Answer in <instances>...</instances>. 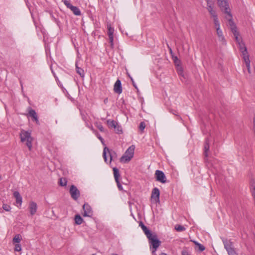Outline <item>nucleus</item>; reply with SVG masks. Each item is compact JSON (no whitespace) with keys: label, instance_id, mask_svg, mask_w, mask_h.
I'll return each mask as SVG.
<instances>
[{"label":"nucleus","instance_id":"nucleus-23","mask_svg":"<svg viewBox=\"0 0 255 255\" xmlns=\"http://www.w3.org/2000/svg\"><path fill=\"white\" fill-rule=\"evenodd\" d=\"M70 9L76 15H80L81 14L80 10L77 6L72 5Z\"/></svg>","mask_w":255,"mask_h":255},{"label":"nucleus","instance_id":"nucleus-3","mask_svg":"<svg viewBox=\"0 0 255 255\" xmlns=\"http://www.w3.org/2000/svg\"><path fill=\"white\" fill-rule=\"evenodd\" d=\"M134 149L135 146L133 145L129 146L121 157L120 161L124 163L128 162L133 156Z\"/></svg>","mask_w":255,"mask_h":255},{"label":"nucleus","instance_id":"nucleus-37","mask_svg":"<svg viewBox=\"0 0 255 255\" xmlns=\"http://www.w3.org/2000/svg\"><path fill=\"white\" fill-rule=\"evenodd\" d=\"M145 128V123L143 122H141L139 124V130L142 132L143 131V130Z\"/></svg>","mask_w":255,"mask_h":255},{"label":"nucleus","instance_id":"nucleus-35","mask_svg":"<svg viewBox=\"0 0 255 255\" xmlns=\"http://www.w3.org/2000/svg\"><path fill=\"white\" fill-rule=\"evenodd\" d=\"M227 252L229 255H238L234 247L227 251Z\"/></svg>","mask_w":255,"mask_h":255},{"label":"nucleus","instance_id":"nucleus-41","mask_svg":"<svg viewBox=\"0 0 255 255\" xmlns=\"http://www.w3.org/2000/svg\"><path fill=\"white\" fill-rule=\"evenodd\" d=\"M115 130L116 132L118 134H121L122 133V128L118 124H117V128L115 129Z\"/></svg>","mask_w":255,"mask_h":255},{"label":"nucleus","instance_id":"nucleus-36","mask_svg":"<svg viewBox=\"0 0 255 255\" xmlns=\"http://www.w3.org/2000/svg\"><path fill=\"white\" fill-rule=\"evenodd\" d=\"M238 46L241 52L243 51L245 48H247L245 44L243 42L238 43Z\"/></svg>","mask_w":255,"mask_h":255},{"label":"nucleus","instance_id":"nucleus-4","mask_svg":"<svg viewBox=\"0 0 255 255\" xmlns=\"http://www.w3.org/2000/svg\"><path fill=\"white\" fill-rule=\"evenodd\" d=\"M217 4L221 10L225 13L231 11L228 0H217Z\"/></svg>","mask_w":255,"mask_h":255},{"label":"nucleus","instance_id":"nucleus-32","mask_svg":"<svg viewBox=\"0 0 255 255\" xmlns=\"http://www.w3.org/2000/svg\"><path fill=\"white\" fill-rule=\"evenodd\" d=\"M175 229L178 232H182L185 230V228L180 225H176L175 227Z\"/></svg>","mask_w":255,"mask_h":255},{"label":"nucleus","instance_id":"nucleus-5","mask_svg":"<svg viewBox=\"0 0 255 255\" xmlns=\"http://www.w3.org/2000/svg\"><path fill=\"white\" fill-rule=\"evenodd\" d=\"M214 2L210 0H207V9L210 13V15L213 17V19L217 17L218 15L216 10L214 9Z\"/></svg>","mask_w":255,"mask_h":255},{"label":"nucleus","instance_id":"nucleus-20","mask_svg":"<svg viewBox=\"0 0 255 255\" xmlns=\"http://www.w3.org/2000/svg\"><path fill=\"white\" fill-rule=\"evenodd\" d=\"M13 194L15 198L16 203L21 205L22 202V198L19 193L18 191H14Z\"/></svg>","mask_w":255,"mask_h":255},{"label":"nucleus","instance_id":"nucleus-44","mask_svg":"<svg viewBox=\"0 0 255 255\" xmlns=\"http://www.w3.org/2000/svg\"><path fill=\"white\" fill-rule=\"evenodd\" d=\"M130 79H131V81H132V84H133V86H134L136 89H137V87H136V86L135 85V83H134V81H133V79H132L131 77H130Z\"/></svg>","mask_w":255,"mask_h":255},{"label":"nucleus","instance_id":"nucleus-43","mask_svg":"<svg viewBox=\"0 0 255 255\" xmlns=\"http://www.w3.org/2000/svg\"><path fill=\"white\" fill-rule=\"evenodd\" d=\"M182 255H189V254L188 253V252H187L186 251H183L182 252Z\"/></svg>","mask_w":255,"mask_h":255},{"label":"nucleus","instance_id":"nucleus-6","mask_svg":"<svg viewBox=\"0 0 255 255\" xmlns=\"http://www.w3.org/2000/svg\"><path fill=\"white\" fill-rule=\"evenodd\" d=\"M154 175L156 181L163 184L167 182L166 177L163 171L157 170L155 171Z\"/></svg>","mask_w":255,"mask_h":255},{"label":"nucleus","instance_id":"nucleus-46","mask_svg":"<svg viewBox=\"0 0 255 255\" xmlns=\"http://www.w3.org/2000/svg\"><path fill=\"white\" fill-rule=\"evenodd\" d=\"M169 50H170V53L172 54V49H171V48H169Z\"/></svg>","mask_w":255,"mask_h":255},{"label":"nucleus","instance_id":"nucleus-21","mask_svg":"<svg viewBox=\"0 0 255 255\" xmlns=\"http://www.w3.org/2000/svg\"><path fill=\"white\" fill-rule=\"evenodd\" d=\"M217 34L219 40L222 42L223 44H226V40L223 35L222 30L220 29H217Z\"/></svg>","mask_w":255,"mask_h":255},{"label":"nucleus","instance_id":"nucleus-17","mask_svg":"<svg viewBox=\"0 0 255 255\" xmlns=\"http://www.w3.org/2000/svg\"><path fill=\"white\" fill-rule=\"evenodd\" d=\"M114 91L118 94H120L122 92V83L119 79H118L114 84Z\"/></svg>","mask_w":255,"mask_h":255},{"label":"nucleus","instance_id":"nucleus-33","mask_svg":"<svg viewBox=\"0 0 255 255\" xmlns=\"http://www.w3.org/2000/svg\"><path fill=\"white\" fill-rule=\"evenodd\" d=\"M32 137H31L29 139L26 140L25 141H26V145L28 147L29 150H30L32 148Z\"/></svg>","mask_w":255,"mask_h":255},{"label":"nucleus","instance_id":"nucleus-45","mask_svg":"<svg viewBox=\"0 0 255 255\" xmlns=\"http://www.w3.org/2000/svg\"><path fill=\"white\" fill-rule=\"evenodd\" d=\"M98 138L101 140V141H103V139L101 136H100L98 137Z\"/></svg>","mask_w":255,"mask_h":255},{"label":"nucleus","instance_id":"nucleus-14","mask_svg":"<svg viewBox=\"0 0 255 255\" xmlns=\"http://www.w3.org/2000/svg\"><path fill=\"white\" fill-rule=\"evenodd\" d=\"M159 196H160V191L159 190L155 187L152 189L151 198L152 201H153L155 203H157L159 202Z\"/></svg>","mask_w":255,"mask_h":255},{"label":"nucleus","instance_id":"nucleus-12","mask_svg":"<svg viewBox=\"0 0 255 255\" xmlns=\"http://www.w3.org/2000/svg\"><path fill=\"white\" fill-rule=\"evenodd\" d=\"M108 35L109 36L110 47L111 48H114V28L112 27L110 24H108Z\"/></svg>","mask_w":255,"mask_h":255},{"label":"nucleus","instance_id":"nucleus-18","mask_svg":"<svg viewBox=\"0 0 255 255\" xmlns=\"http://www.w3.org/2000/svg\"><path fill=\"white\" fill-rule=\"evenodd\" d=\"M29 208L31 215L33 216L37 211V206L36 203L33 201L30 202L29 203Z\"/></svg>","mask_w":255,"mask_h":255},{"label":"nucleus","instance_id":"nucleus-42","mask_svg":"<svg viewBox=\"0 0 255 255\" xmlns=\"http://www.w3.org/2000/svg\"><path fill=\"white\" fill-rule=\"evenodd\" d=\"M97 128L101 131H104V128L101 123L97 124Z\"/></svg>","mask_w":255,"mask_h":255},{"label":"nucleus","instance_id":"nucleus-31","mask_svg":"<svg viewBox=\"0 0 255 255\" xmlns=\"http://www.w3.org/2000/svg\"><path fill=\"white\" fill-rule=\"evenodd\" d=\"M173 61L176 67L181 66V61L177 58V57H173Z\"/></svg>","mask_w":255,"mask_h":255},{"label":"nucleus","instance_id":"nucleus-26","mask_svg":"<svg viewBox=\"0 0 255 255\" xmlns=\"http://www.w3.org/2000/svg\"><path fill=\"white\" fill-rule=\"evenodd\" d=\"M22 240L21 236L20 234H16L13 237L12 240V242L13 244L14 243H19L21 240Z\"/></svg>","mask_w":255,"mask_h":255},{"label":"nucleus","instance_id":"nucleus-8","mask_svg":"<svg viewBox=\"0 0 255 255\" xmlns=\"http://www.w3.org/2000/svg\"><path fill=\"white\" fill-rule=\"evenodd\" d=\"M71 198L74 200H77L80 196V193L77 188L74 185H72L69 190Z\"/></svg>","mask_w":255,"mask_h":255},{"label":"nucleus","instance_id":"nucleus-39","mask_svg":"<svg viewBox=\"0 0 255 255\" xmlns=\"http://www.w3.org/2000/svg\"><path fill=\"white\" fill-rule=\"evenodd\" d=\"M62 1L64 3V4L67 6V8H70L72 5L70 2L69 0H63Z\"/></svg>","mask_w":255,"mask_h":255},{"label":"nucleus","instance_id":"nucleus-40","mask_svg":"<svg viewBox=\"0 0 255 255\" xmlns=\"http://www.w3.org/2000/svg\"><path fill=\"white\" fill-rule=\"evenodd\" d=\"M21 250V245L19 243H16L14 246V251L16 252H19Z\"/></svg>","mask_w":255,"mask_h":255},{"label":"nucleus","instance_id":"nucleus-15","mask_svg":"<svg viewBox=\"0 0 255 255\" xmlns=\"http://www.w3.org/2000/svg\"><path fill=\"white\" fill-rule=\"evenodd\" d=\"M210 145H209V140L208 138H206L205 144L204 146V160L206 162H208V151L209 150Z\"/></svg>","mask_w":255,"mask_h":255},{"label":"nucleus","instance_id":"nucleus-30","mask_svg":"<svg viewBox=\"0 0 255 255\" xmlns=\"http://www.w3.org/2000/svg\"><path fill=\"white\" fill-rule=\"evenodd\" d=\"M214 23L216 29L220 28V24L218 17L214 18Z\"/></svg>","mask_w":255,"mask_h":255},{"label":"nucleus","instance_id":"nucleus-13","mask_svg":"<svg viewBox=\"0 0 255 255\" xmlns=\"http://www.w3.org/2000/svg\"><path fill=\"white\" fill-rule=\"evenodd\" d=\"M28 115L32 118L33 121L35 122L37 125H39V122L38 116L35 111L30 107L28 108Z\"/></svg>","mask_w":255,"mask_h":255},{"label":"nucleus","instance_id":"nucleus-49","mask_svg":"<svg viewBox=\"0 0 255 255\" xmlns=\"http://www.w3.org/2000/svg\"><path fill=\"white\" fill-rule=\"evenodd\" d=\"M1 179V176L0 175V180Z\"/></svg>","mask_w":255,"mask_h":255},{"label":"nucleus","instance_id":"nucleus-1","mask_svg":"<svg viewBox=\"0 0 255 255\" xmlns=\"http://www.w3.org/2000/svg\"><path fill=\"white\" fill-rule=\"evenodd\" d=\"M224 13L226 14L225 18L228 20L229 25L230 27L231 30L235 36L236 42L238 43V44L243 42L242 40L239 38L240 33L237 30V27L233 20V16L231 13V11H229Z\"/></svg>","mask_w":255,"mask_h":255},{"label":"nucleus","instance_id":"nucleus-16","mask_svg":"<svg viewBox=\"0 0 255 255\" xmlns=\"http://www.w3.org/2000/svg\"><path fill=\"white\" fill-rule=\"evenodd\" d=\"M21 141L22 142H24L26 140H28L31 138L32 137L31 136V133L28 131H25L22 130L21 131L20 134Z\"/></svg>","mask_w":255,"mask_h":255},{"label":"nucleus","instance_id":"nucleus-27","mask_svg":"<svg viewBox=\"0 0 255 255\" xmlns=\"http://www.w3.org/2000/svg\"><path fill=\"white\" fill-rule=\"evenodd\" d=\"M76 69L77 73L81 77H84L85 74L83 69L79 67L77 64H76Z\"/></svg>","mask_w":255,"mask_h":255},{"label":"nucleus","instance_id":"nucleus-34","mask_svg":"<svg viewBox=\"0 0 255 255\" xmlns=\"http://www.w3.org/2000/svg\"><path fill=\"white\" fill-rule=\"evenodd\" d=\"M177 71L179 75L183 77V70L181 66L177 67Z\"/></svg>","mask_w":255,"mask_h":255},{"label":"nucleus","instance_id":"nucleus-2","mask_svg":"<svg viewBox=\"0 0 255 255\" xmlns=\"http://www.w3.org/2000/svg\"><path fill=\"white\" fill-rule=\"evenodd\" d=\"M147 238L150 245V248L152 249V253L154 254L158 248L160 246L161 242L158 239L156 234L155 233H151L150 235L148 236Z\"/></svg>","mask_w":255,"mask_h":255},{"label":"nucleus","instance_id":"nucleus-9","mask_svg":"<svg viewBox=\"0 0 255 255\" xmlns=\"http://www.w3.org/2000/svg\"><path fill=\"white\" fill-rule=\"evenodd\" d=\"M242 54L243 58L246 63L249 73H250V60L249 55L247 51V48H245L244 50L241 52Z\"/></svg>","mask_w":255,"mask_h":255},{"label":"nucleus","instance_id":"nucleus-28","mask_svg":"<svg viewBox=\"0 0 255 255\" xmlns=\"http://www.w3.org/2000/svg\"><path fill=\"white\" fill-rule=\"evenodd\" d=\"M192 242L195 244V245H196L198 247V251L199 252H201L205 250V248L203 245H202L195 241H193Z\"/></svg>","mask_w":255,"mask_h":255},{"label":"nucleus","instance_id":"nucleus-10","mask_svg":"<svg viewBox=\"0 0 255 255\" xmlns=\"http://www.w3.org/2000/svg\"><path fill=\"white\" fill-rule=\"evenodd\" d=\"M84 217H91L93 216V211L91 206L87 203H85L83 206Z\"/></svg>","mask_w":255,"mask_h":255},{"label":"nucleus","instance_id":"nucleus-19","mask_svg":"<svg viewBox=\"0 0 255 255\" xmlns=\"http://www.w3.org/2000/svg\"><path fill=\"white\" fill-rule=\"evenodd\" d=\"M222 241L224 244V248L227 251L234 247L233 243L231 241V240H228L227 239L223 238Z\"/></svg>","mask_w":255,"mask_h":255},{"label":"nucleus","instance_id":"nucleus-24","mask_svg":"<svg viewBox=\"0 0 255 255\" xmlns=\"http://www.w3.org/2000/svg\"><path fill=\"white\" fill-rule=\"evenodd\" d=\"M83 221V220L80 215L78 214L75 216V222L76 224L78 225H81Z\"/></svg>","mask_w":255,"mask_h":255},{"label":"nucleus","instance_id":"nucleus-11","mask_svg":"<svg viewBox=\"0 0 255 255\" xmlns=\"http://www.w3.org/2000/svg\"><path fill=\"white\" fill-rule=\"evenodd\" d=\"M113 171H114L115 179L117 183L118 188L119 189V190L123 191V188L122 185H121V184L120 183V181H119L120 174L119 173V169L116 167H114V168H113Z\"/></svg>","mask_w":255,"mask_h":255},{"label":"nucleus","instance_id":"nucleus-47","mask_svg":"<svg viewBox=\"0 0 255 255\" xmlns=\"http://www.w3.org/2000/svg\"><path fill=\"white\" fill-rule=\"evenodd\" d=\"M160 255H167V254L164 253H162Z\"/></svg>","mask_w":255,"mask_h":255},{"label":"nucleus","instance_id":"nucleus-38","mask_svg":"<svg viewBox=\"0 0 255 255\" xmlns=\"http://www.w3.org/2000/svg\"><path fill=\"white\" fill-rule=\"evenodd\" d=\"M2 208L7 212L10 211L11 210L10 206L6 204H3Z\"/></svg>","mask_w":255,"mask_h":255},{"label":"nucleus","instance_id":"nucleus-25","mask_svg":"<svg viewBox=\"0 0 255 255\" xmlns=\"http://www.w3.org/2000/svg\"><path fill=\"white\" fill-rule=\"evenodd\" d=\"M107 124L110 128H113L115 129H116L118 123L114 120H108Z\"/></svg>","mask_w":255,"mask_h":255},{"label":"nucleus","instance_id":"nucleus-48","mask_svg":"<svg viewBox=\"0 0 255 255\" xmlns=\"http://www.w3.org/2000/svg\"><path fill=\"white\" fill-rule=\"evenodd\" d=\"M108 100L107 99H106L104 100V102L106 103V102H107V101Z\"/></svg>","mask_w":255,"mask_h":255},{"label":"nucleus","instance_id":"nucleus-7","mask_svg":"<svg viewBox=\"0 0 255 255\" xmlns=\"http://www.w3.org/2000/svg\"><path fill=\"white\" fill-rule=\"evenodd\" d=\"M107 152L108 153L110 157V163H111L112 160H113V158L114 157V156H116V153L113 150H112V149L110 150L107 147H104V150H103V156L104 160L106 162H107Z\"/></svg>","mask_w":255,"mask_h":255},{"label":"nucleus","instance_id":"nucleus-29","mask_svg":"<svg viewBox=\"0 0 255 255\" xmlns=\"http://www.w3.org/2000/svg\"><path fill=\"white\" fill-rule=\"evenodd\" d=\"M58 183L61 186H65L67 183V180L65 178H61L59 179Z\"/></svg>","mask_w":255,"mask_h":255},{"label":"nucleus","instance_id":"nucleus-22","mask_svg":"<svg viewBox=\"0 0 255 255\" xmlns=\"http://www.w3.org/2000/svg\"><path fill=\"white\" fill-rule=\"evenodd\" d=\"M139 226L141 227L146 237L149 235L150 236L152 233V232L147 229L142 222H140Z\"/></svg>","mask_w":255,"mask_h":255},{"label":"nucleus","instance_id":"nucleus-50","mask_svg":"<svg viewBox=\"0 0 255 255\" xmlns=\"http://www.w3.org/2000/svg\"><path fill=\"white\" fill-rule=\"evenodd\" d=\"M114 255H117V254H114Z\"/></svg>","mask_w":255,"mask_h":255}]
</instances>
